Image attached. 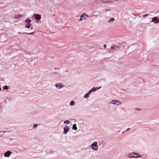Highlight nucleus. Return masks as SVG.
<instances>
[{
    "label": "nucleus",
    "instance_id": "nucleus-24",
    "mask_svg": "<svg viewBox=\"0 0 159 159\" xmlns=\"http://www.w3.org/2000/svg\"><path fill=\"white\" fill-rule=\"evenodd\" d=\"M0 133H1L2 134V135L3 134L4 132H3L2 131H0Z\"/></svg>",
    "mask_w": 159,
    "mask_h": 159
},
{
    "label": "nucleus",
    "instance_id": "nucleus-19",
    "mask_svg": "<svg viewBox=\"0 0 159 159\" xmlns=\"http://www.w3.org/2000/svg\"><path fill=\"white\" fill-rule=\"evenodd\" d=\"M8 89V87L7 86H5L3 87V90L7 89Z\"/></svg>",
    "mask_w": 159,
    "mask_h": 159
},
{
    "label": "nucleus",
    "instance_id": "nucleus-22",
    "mask_svg": "<svg viewBox=\"0 0 159 159\" xmlns=\"http://www.w3.org/2000/svg\"><path fill=\"white\" fill-rule=\"evenodd\" d=\"M37 124H34L33 125V127H36L37 126Z\"/></svg>",
    "mask_w": 159,
    "mask_h": 159
},
{
    "label": "nucleus",
    "instance_id": "nucleus-29",
    "mask_svg": "<svg viewBox=\"0 0 159 159\" xmlns=\"http://www.w3.org/2000/svg\"><path fill=\"white\" fill-rule=\"evenodd\" d=\"M147 16V15H145L144 16Z\"/></svg>",
    "mask_w": 159,
    "mask_h": 159
},
{
    "label": "nucleus",
    "instance_id": "nucleus-12",
    "mask_svg": "<svg viewBox=\"0 0 159 159\" xmlns=\"http://www.w3.org/2000/svg\"><path fill=\"white\" fill-rule=\"evenodd\" d=\"M31 20L30 19H27L25 20V22L26 24L30 23Z\"/></svg>",
    "mask_w": 159,
    "mask_h": 159
},
{
    "label": "nucleus",
    "instance_id": "nucleus-9",
    "mask_svg": "<svg viewBox=\"0 0 159 159\" xmlns=\"http://www.w3.org/2000/svg\"><path fill=\"white\" fill-rule=\"evenodd\" d=\"M69 129V128L68 127L66 126V127H65L64 128V134H66L67 133V132L68 131Z\"/></svg>",
    "mask_w": 159,
    "mask_h": 159
},
{
    "label": "nucleus",
    "instance_id": "nucleus-18",
    "mask_svg": "<svg viewBox=\"0 0 159 159\" xmlns=\"http://www.w3.org/2000/svg\"><path fill=\"white\" fill-rule=\"evenodd\" d=\"M75 104L74 102L73 101H72L70 102V105L71 106L74 105Z\"/></svg>",
    "mask_w": 159,
    "mask_h": 159
},
{
    "label": "nucleus",
    "instance_id": "nucleus-8",
    "mask_svg": "<svg viewBox=\"0 0 159 159\" xmlns=\"http://www.w3.org/2000/svg\"><path fill=\"white\" fill-rule=\"evenodd\" d=\"M100 88H101L100 87H94V88H93L92 89H91L89 91V92H93V91H95L96 90L99 89Z\"/></svg>",
    "mask_w": 159,
    "mask_h": 159
},
{
    "label": "nucleus",
    "instance_id": "nucleus-17",
    "mask_svg": "<svg viewBox=\"0 0 159 159\" xmlns=\"http://www.w3.org/2000/svg\"><path fill=\"white\" fill-rule=\"evenodd\" d=\"M90 92H89V91L88 93H87L85 95H84V98H87L89 96V95L90 93Z\"/></svg>",
    "mask_w": 159,
    "mask_h": 159
},
{
    "label": "nucleus",
    "instance_id": "nucleus-21",
    "mask_svg": "<svg viewBox=\"0 0 159 159\" xmlns=\"http://www.w3.org/2000/svg\"><path fill=\"white\" fill-rule=\"evenodd\" d=\"M69 123V121L68 120H66V121H65L64 122V124H66V123H67L68 124V123Z\"/></svg>",
    "mask_w": 159,
    "mask_h": 159
},
{
    "label": "nucleus",
    "instance_id": "nucleus-25",
    "mask_svg": "<svg viewBox=\"0 0 159 159\" xmlns=\"http://www.w3.org/2000/svg\"><path fill=\"white\" fill-rule=\"evenodd\" d=\"M0 133H1L2 134V135L3 134L4 132H3L2 131H0Z\"/></svg>",
    "mask_w": 159,
    "mask_h": 159
},
{
    "label": "nucleus",
    "instance_id": "nucleus-2",
    "mask_svg": "<svg viewBox=\"0 0 159 159\" xmlns=\"http://www.w3.org/2000/svg\"><path fill=\"white\" fill-rule=\"evenodd\" d=\"M92 148L94 150H96L98 148V146L97 144V142H94L91 145Z\"/></svg>",
    "mask_w": 159,
    "mask_h": 159
},
{
    "label": "nucleus",
    "instance_id": "nucleus-6",
    "mask_svg": "<svg viewBox=\"0 0 159 159\" xmlns=\"http://www.w3.org/2000/svg\"><path fill=\"white\" fill-rule=\"evenodd\" d=\"M11 153L10 151H7L4 153V155L5 157H9Z\"/></svg>",
    "mask_w": 159,
    "mask_h": 159
},
{
    "label": "nucleus",
    "instance_id": "nucleus-4",
    "mask_svg": "<svg viewBox=\"0 0 159 159\" xmlns=\"http://www.w3.org/2000/svg\"><path fill=\"white\" fill-rule=\"evenodd\" d=\"M88 16L86 14H83V15L80 16V20H83L84 19H86L88 18Z\"/></svg>",
    "mask_w": 159,
    "mask_h": 159
},
{
    "label": "nucleus",
    "instance_id": "nucleus-16",
    "mask_svg": "<svg viewBox=\"0 0 159 159\" xmlns=\"http://www.w3.org/2000/svg\"><path fill=\"white\" fill-rule=\"evenodd\" d=\"M102 3H105L110 2L109 0H102L101 1Z\"/></svg>",
    "mask_w": 159,
    "mask_h": 159
},
{
    "label": "nucleus",
    "instance_id": "nucleus-28",
    "mask_svg": "<svg viewBox=\"0 0 159 159\" xmlns=\"http://www.w3.org/2000/svg\"><path fill=\"white\" fill-rule=\"evenodd\" d=\"M111 48H114V47H111Z\"/></svg>",
    "mask_w": 159,
    "mask_h": 159
},
{
    "label": "nucleus",
    "instance_id": "nucleus-5",
    "mask_svg": "<svg viewBox=\"0 0 159 159\" xmlns=\"http://www.w3.org/2000/svg\"><path fill=\"white\" fill-rule=\"evenodd\" d=\"M111 103L113 104H116L117 105H119L120 104V102L118 100H114L111 101Z\"/></svg>",
    "mask_w": 159,
    "mask_h": 159
},
{
    "label": "nucleus",
    "instance_id": "nucleus-10",
    "mask_svg": "<svg viewBox=\"0 0 159 159\" xmlns=\"http://www.w3.org/2000/svg\"><path fill=\"white\" fill-rule=\"evenodd\" d=\"M35 18L37 20H39L41 19V16L38 14L35 15Z\"/></svg>",
    "mask_w": 159,
    "mask_h": 159
},
{
    "label": "nucleus",
    "instance_id": "nucleus-7",
    "mask_svg": "<svg viewBox=\"0 0 159 159\" xmlns=\"http://www.w3.org/2000/svg\"><path fill=\"white\" fill-rule=\"evenodd\" d=\"M56 86L58 89H59L64 87V85L63 84L58 83L56 84Z\"/></svg>",
    "mask_w": 159,
    "mask_h": 159
},
{
    "label": "nucleus",
    "instance_id": "nucleus-15",
    "mask_svg": "<svg viewBox=\"0 0 159 159\" xmlns=\"http://www.w3.org/2000/svg\"><path fill=\"white\" fill-rule=\"evenodd\" d=\"M30 23H29V24H26L25 26V27L30 28Z\"/></svg>",
    "mask_w": 159,
    "mask_h": 159
},
{
    "label": "nucleus",
    "instance_id": "nucleus-14",
    "mask_svg": "<svg viewBox=\"0 0 159 159\" xmlns=\"http://www.w3.org/2000/svg\"><path fill=\"white\" fill-rule=\"evenodd\" d=\"M30 23H29V24H26L25 26V27L30 28Z\"/></svg>",
    "mask_w": 159,
    "mask_h": 159
},
{
    "label": "nucleus",
    "instance_id": "nucleus-26",
    "mask_svg": "<svg viewBox=\"0 0 159 159\" xmlns=\"http://www.w3.org/2000/svg\"><path fill=\"white\" fill-rule=\"evenodd\" d=\"M103 47H104V48H106V45H105V44L104 45H103Z\"/></svg>",
    "mask_w": 159,
    "mask_h": 159
},
{
    "label": "nucleus",
    "instance_id": "nucleus-23",
    "mask_svg": "<svg viewBox=\"0 0 159 159\" xmlns=\"http://www.w3.org/2000/svg\"><path fill=\"white\" fill-rule=\"evenodd\" d=\"M26 33L28 34H32L33 33V32H31V33Z\"/></svg>",
    "mask_w": 159,
    "mask_h": 159
},
{
    "label": "nucleus",
    "instance_id": "nucleus-1",
    "mask_svg": "<svg viewBox=\"0 0 159 159\" xmlns=\"http://www.w3.org/2000/svg\"><path fill=\"white\" fill-rule=\"evenodd\" d=\"M129 157H140V155L138 154L137 153H132L129 154L128 155Z\"/></svg>",
    "mask_w": 159,
    "mask_h": 159
},
{
    "label": "nucleus",
    "instance_id": "nucleus-20",
    "mask_svg": "<svg viewBox=\"0 0 159 159\" xmlns=\"http://www.w3.org/2000/svg\"><path fill=\"white\" fill-rule=\"evenodd\" d=\"M114 20V18H111V19H109L108 20L109 22H112Z\"/></svg>",
    "mask_w": 159,
    "mask_h": 159
},
{
    "label": "nucleus",
    "instance_id": "nucleus-3",
    "mask_svg": "<svg viewBox=\"0 0 159 159\" xmlns=\"http://www.w3.org/2000/svg\"><path fill=\"white\" fill-rule=\"evenodd\" d=\"M152 22H154L155 23H158L159 22V19L156 17L152 18Z\"/></svg>",
    "mask_w": 159,
    "mask_h": 159
},
{
    "label": "nucleus",
    "instance_id": "nucleus-13",
    "mask_svg": "<svg viewBox=\"0 0 159 159\" xmlns=\"http://www.w3.org/2000/svg\"><path fill=\"white\" fill-rule=\"evenodd\" d=\"M72 129L75 130H76L77 129L76 124H75L73 125L72 126Z\"/></svg>",
    "mask_w": 159,
    "mask_h": 159
},
{
    "label": "nucleus",
    "instance_id": "nucleus-27",
    "mask_svg": "<svg viewBox=\"0 0 159 159\" xmlns=\"http://www.w3.org/2000/svg\"><path fill=\"white\" fill-rule=\"evenodd\" d=\"M129 128H128L127 129H126V131H127L129 130Z\"/></svg>",
    "mask_w": 159,
    "mask_h": 159
},
{
    "label": "nucleus",
    "instance_id": "nucleus-11",
    "mask_svg": "<svg viewBox=\"0 0 159 159\" xmlns=\"http://www.w3.org/2000/svg\"><path fill=\"white\" fill-rule=\"evenodd\" d=\"M22 15L18 14V15H15L14 16V17L16 19V18H18L20 17H22Z\"/></svg>",
    "mask_w": 159,
    "mask_h": 159
},
{
    "label": "nucleus",
    "instance_id": "nucleus-30",
    "mask_svg": "<svg viewBox=\"0 0 159 159\" xmlns=\"http://www.w3.org/2000/svg\"><path fill=\"white\" fill-rule=\"evenodd\" d=\"M1 90V88H0V90Z\"/></svg>",
    "mask_w": 159,
    "mask_h": 159
}]
</instances>
